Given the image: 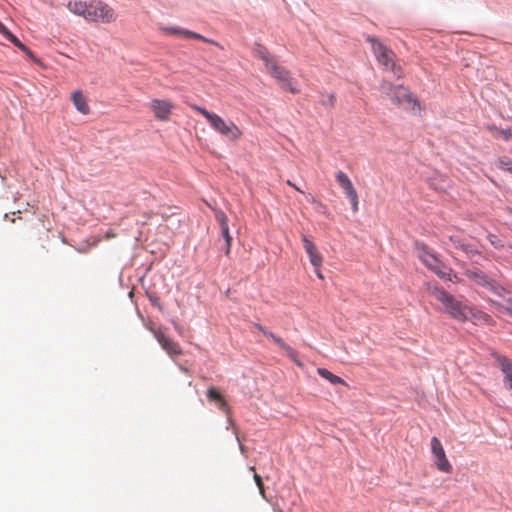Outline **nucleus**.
I'll return each instance as SVG.
<instances>
[{
  "label": "nucleus",
  "mask_w": 512,
  "mask_h": 512,
  "mask_svg": "<svg viewBox=\"0 0 512 512\" xmlns=\"http://www.w3.org/2000/svg\"><path fill=\"white\" fill-rule=\"evenodd\" d=\"M429 289L431 295L442 303L444 311L452 318L464 322L473 316L472 308L465 300L454 297L438 285L430 286Z\"/></svg>",
  "instance_id": "f257e3e1"
},
{
  "label": "nucleus",
  "mask_w": 512,
  "mask_h": 512,
  "mask_svg": "<svg viewBox=\"0 0 512 512\" xmlns=\"http://www.w3.org/2000/svg\"><path fill=\"white\" fill-rule=\"evenodd\" d=\"M193 109L200 113L207 120L213 130L228 140L236 141L241 137V130L231 120H225L219 115L210 112L199 105H194Z\"/></svg>",
  "instance_id": "f03ea898"
},
{
  "label": "nucleus",
  "mask_w": 512,
  "mask_h": 512,
  "mask_svg": "<svg viewBox=\"0 0 512 512\" xmlns=\"http://www.w3.org/2000/svg\"><path fill=\"white\" fill-rule=\"evenodd\" d=\"M415 251L419 260L432 272H434L439 278L444 280H452V270L450 267L445 265L436 255V253L430 249L425 243L416 241Z\"/></svg>",
  "instance_id": "7ed1b4c3"
},
{
  "label": "nucleus",
  "mask_w": 512,
  "mask_h": 512,
  "mask_svg": "<svg viewBox=\"0 0 512 512\" xmlns=\"http://www.w3.org/2000/svg\"><path fill=\"white\" fill-rule=\"evenodd\" d=\"M382 87L394 104L410 111L420 109L418 100L403 85H394L392 83L385 82Z\"/></svg>",
  "instance_id": "20e7f679"
},
{
  "label": "nucleus",
  "mask_w": 512,
  "mask_h": 512,
  "mask_svg": "<svg viewBox=\"0 0 512 512\" xmlns=\"http://www.w3.org/2000/svg\"><path fill=\"white\" fill-rule=\"evenodd\" d=\"M86 15V20L101 21L102 23H110L116 19L114 10L106 3L98 0L88 3Z\"/></svg>",
  "instance_id": "39448f33"
},
{
  "label": "nucleus",
  "mask_w": 512,
  "mask_h": 512,
  "mask_svg": "<svg viewBox=\"0 0 512 512\" xmlns=\"http://www.w3.org/2000/svg\"><path fill=\"white\" fill-rule=\"evenodd\" d=\"M367 41H369L372 44L374 53L376 54L378 61L387 69L394 71L395 63L392 60V52L389 51L381 42H379L373 36H368Z\"/></svg>",
  "instance_id": "423d86ee"
},
{
  "label": "nucleus",
  "mask_w": 512,
  "mask_h": 512,
  "mask_svg": "<svg viewBox=\"0 0 512 512\" xmlns=\"http://www.w3.org/2000/svg\"><path fill=\"white\" fill-rule=\"evenodd\" d=\"M431 451L436 459L435 464L437 468L442 472L449 473L452 470V466L447 460L443 446L437 437H432L431 439Z\"/></svg>",
  "instance_id": "0eeeda50"
},
{
  "label": "nucleus",
  "mask_w": 512,
  "mask_h": 512,
  "mask_svg": "<svg viewBox=\"0 0 512 512\" xmlns=\"http://www.w3.org/2000/svg\"><path fill=\"white\" fill-rule=\"evenodd\" d=\"M159 29L166 33V34H171V35H177V36H182V37H185V38H192V39H196V40H200L202 42H205V43H209V44H213V45H218L214 40L212 39H209L199 33H196V32H193V31H190L188 29H185V28H181V27H178V26H164V25H161L159 27Z\"/></svg>",
  "instance_id": "6e6552de"
},
{
  "label": "nucleus",
  "mask_w": 512,
  "mask_h": 512,
  "mask_svg": "<svg viewBox=\"0 0 512 512\" xmlns=\"http://www.w3.org/2000/svg\"><path fill=\"white\" fill-rule=\"evenodd\" d=\"M267 69L269 73L282 84L284 89H287L294 94L298 92L290 80L289 72L285 68L273 63Z\"/></svg>",
  "instance_id": "1a4fd4ad"
},
{
  "label": "nucleus",
  "mask_w": 512,
  "mask_h": 512,
  "mask_svg": "<svg viewBox=\"0 0 512 512\" xmlns=\"http://www.w3.org/2000/svg\"><path fill=\"white\" fill-rule=\"evenodd\" d=\"M492 356L498 368L504 374L506 387H512V362L506 356L498 353H493Z\"/></svg>",
  "instance_id": "9d476101"
},
{
  "label": "nucleus",
  "mask_w": 512,
  "mask_h": 512,
  "mask_svg": "<svg viewBox=\"0 0 512 512\" xmlns=\"http://www.w3.org/2000/svg\"><path fill=\"white\" fill-rule=\"evenodd\" d=\"M151 331L153 332L158 343L169 355H179L182 353L179 345L168 338L162 331L155 329H151Z\"/></svg>",
  "instance_id": "9b49d317"
},
{
  "label": "nucleus",
  "mask_w": 512,
  "mask_h": 512,
  "mask_svg": "<svg viewBox=\"0 0 512 512\" xmlns=\"http://www.w3.org/2000/svg\"><path fill=\"white\" fill-rule=\"evenodd\" d=\"M155 117L161 121H167L172 109V103L167 100L153 99L150 103Z\"/></svg>",
  "instance_id": "f8f14e48"
},
{
  "label": "nucleus",
  "mask_w": 512,
  "mask_h": 512,
  "mask_svg": "<svg viewBox=\"0 0 512 512\" xmlns=\"http://www.w3.org/2000/svg\"><path fill=\"white\" fill-rule=\"evenodd\" d=\"M215 217L220 224L221 235L225 240V254L228 255L230 252L232 237L229 233L227 216L222 211H219L215 214Z\"/></svg>",
  "instance_id": "ddd939ff"
},
{
  "label": "nucleus",
  "mask_w": 512,
  "mask_h": 512,
  "mask_svg": "<svg viewBox=\"0 0 512 512\" xmlns=\"http://www.w3.org/2000/svg\"><path fill=\"white\" fill-rule=\"evenodd\" d=\"M449 241L455 248L462 250L468 257L479 254V251L472 244L466 242L459 235L449 236Z\"/></svg>",
  "instance_id": "4468645a"
},
{
  "label": "nucleus",
  "mask_w": 512,
  "mask_h": 512,
  "mask_svg": "<svg viewBox=\"0 0 512 512\" xmlns=\"http://www.w3.org/2000/svg\"><path fill=\"white\" fill-rule=\"evenodd\" d=\"M465 275L472 281H474L476 284L485 287L488 289L492 279H490L483 271L473 268L468 269L465 272Z\"/></svg>",
  "instance_id": "2eb2a0df"
},
{
  "label": "nucleus",
  "mask_w": 512,
  "mask_h": 512,
  "mask_svg": "<svg viewBox=\"0 0 512 512\" xmlns=\"http://www.w3.org/2000/svg\"><path fill=\"white\" fill-rule=\"evenodd\" d=\"M72 102L77 109L82 114L89 113V106L87 104L85 96L81 93V91H75L72 94Z\"/></svg>",
  "instance_id": "dca6fc26"
},
{
  "label": "nucleus",
  "mask_w": 512,
  "mask_h": 512,
  "mask_svg": "<svg viewBox=\"0 0 512 512\" xmlns=\"http://www.w3.org/2000/svg\"><path fill=\"white\" fill-rule=\"evenodd\" d=\"M271 339H272V341H273L276 345H278L281 349H283V350L286 352L287 356H288L290 359H292L295 363L300 364V363L297 361V359H296V357H297V353H296V351H295L292 347H290L289 345H287V344H286V343H285V342H284L280 337H278L277 335H271Z\"/></svg>",
  "instance_id": "f3484780"
},
{
  "label": "nucleus",
  "mask_w": 512,
  "mask_h": 512,
  "mask_svg": "<svg viewBox=\"0 0 512 512\" xmlns=\"http://www.w3.org/2000/svg\"><path fill=\"white\" fill-rule=\"evenodd\" d=\"M207 397L209 400L211 401H216L218 402L219 404V408L225 412V413H228L229 412V407L227 405V403L224 401V399L221 397L220 393L218 392L217 389H215L214 387H210L207 391Z\"/></svg>",
  "instance_id": "a211bd4d"
},
{
  "label": "nucleus",
  "mask_w": 512,
  "mask_h": 512,
  "mask_svg": "<svg viewBox=\"0 0 512 512\" xmlns=\"http://www.w3.org/2000/svg\"><path fill=\"white\" fill-rule=\"evenodd\" d=\"M87 6H88V3L87 2H82V1H69L68 4H67V7L68 9L78 15V16H82L86 19V11H87Z\"/></svg>",
  "instance_id": "6ab92c4d"
},
{
  "label": "nucleus",
  "mask_w": 512,
  "mask_h": 512,
  "mask_svg": "<svg viewBox=\"0 0 512 512\" xmlns=\"http://www.w3.org/2000/svg\"><path fill=\"white\" fill-rule=\"evenodd\" d=\"M254 53L257 57H259L264 62L266 68H269L270 65L273 64L271 62L269 51L261 44L255 45Z\"/></svg>",
  "instance_id": "aec40b11"
},
{
  "label": "nucleus",
  "mask_w": 512,
  "mask_h": 512,
  "mask_svg": "<svg viewBox=\"0 0 512 512\" xmlns=\"http://www.w3.org/2000/svg\"><path fill=\"white\" fill-rule=\"evenodd\" d=\"M317 371L322 378L328 380L331 384H346L342 378L333 374L326 368H318Z\"/></svg>",
  "instance_id": "412c9836"
},
{
  "label": "nucleus",
  "mask_w": 512,
  "mask_h": 512,
  "mask_svg": "<svg viewBox=\"0 0 512 512\" xmlns=\"http://www.w3.org/2000/svg\"><path fill=\"white\" fill-rule=\"evenodd\" d=\"M306 253L309 256L310 262L314 269L320 268L322 264V256L318 253L316 246L312 250H306Z\"/></svg>",
  "instance_id": "4be33fe9"
},
{
  "label": "nucleus",
  "mask_w": 512,
  "mask_h": 512,
  "mask_svg": "<svg viewBox=\"0 0 512 512\" xmlns=\"http://www.w3.org/2000/svg\"><path fill=\"white\" fill-rule=\"evenodd\" d=\"M336 98L333 93L326 94L321 93L319 98V103L325 108H332L335 104Z\"/></svg>",
  "instance_id": "5701e85b"
},
{
  "label": "nucleus",
  "mask_w": 512,
  "mask_h": 512,
  "mask_svg": "<svg viewBox=\"0 0 512 512\" xmlns=\"http://www.w3.org/2000/svg\"><path fill=\"white\" fill-rule=\"evenodd\" d=\"M488 290L493 292L497 296H502L503 293L506 292V289L495 280L491 281Z\"/></svg>",
  "instance_id": "b1692460"
},
{
  "label": "nucleus",
  "mask_w": 512,
  "mask_h": 512,
  "mask_svg": "<svg viewBox=\"0 0 512 512\" xmlns=\"http://www.w3.org/2000/svg\"><path fill=\"white\" fill-rule=\"evenodd\" d=\"M492 305L495 306L500 312L506 313L512 318V306L503 305L497 301H491Z\"/></svg>",
  "instance_id": "393cba45"
},
{
  "label": "nucleus",
  "mask_w": 512,
  "mask_h": 512,
  "mask_svg": "<svg viewBox=\"0 0 512 512\" xmlns=\"http://www.w3.org/2000/svg\"><path fill=\"white\" fill-rule=\"evenodd\" d=\"M347 197L354 196L357 194L356 189L354 188L351 180L347 182L344 186L341 187Z\"/></svg>",
  "instance_id": "a878e982"
},
{
  "label": "nucleus",
  "mask_w": 512,
  "mask_h": 512,
  "mask_svg": "<svg viewBox=\"0 0 512 512\" xmlns=\"http://www.w3.org/2000/svg\"><path fill=\"white\" fill-rule=\"evenodd\" d=\"M335 178H336V181L337 183L342 187L344 186L347 182L350 181L349 177L342 171H338L336 174H335Z\"/></svg>",
  "instance_id": "bb28decb"
},
{
  "label": "nucleus",
  "mask_w": 512,
  "mask_h": 512,
  "mask_svg": "<svg viewBox=\"0 0 512 512\" xmlns=\"http://www.w3.org/2000/svg\"><path fill=\"white\" fill-rule=\"evenodd\" d=\"M500 168L512 173V159L503 158L500 160Z\"/></svg>",
  "instance_id": "cd10ccee"
},
{
  "label": "nucleus",
  "mask_w": 512,
  "mask_h": 512,
  "mask_svg": "<svg viewBox=\"0 0 512 512\" xmlns=\"http://www.w3.org/2000/svg\"><path fill=\"white\" fill-rule=\"evenodd\" d=\"M351 203V207L353 212L358 211V194H355L354 196L347 197Z\"/></svg>",
  "instance_id": "c85d7f7f"
},
{
  "label": "nucleus",
  "mask_w": 512,
  "mask_h": 512,
  "mask_svg": "<svg viewBox=\"0 0 512 512\" xmlns=\"http://www.w3.org/2000/svg\"><path fill=\"white\" fill-rule=\"evenodd\" d=\"M302 240H303L305 251L314 249V247H315L314 243L310 239H308V237L306 235H303Z\"/></svg>",
  "instance_id": "c756f323"
},
{
  "label": "nucleus",
  "mask_w": 512,
  "mask_h": 512,
  "mask_svg": "<svg viewBox=\"0 0 512 512\" xmlns=\"http://www.w3.org/2000/svg\"><path fill=\"white\" fill-rule=\"evenodd\" d=\"M500 134L502 135L503 139L506 141H509L512 139V129L511 128L501 129Z\"/></svg>",
  "instance_id": "7c9ffc66"
},
{
  "label": "nucleus",
  "mask_w": 512,
  "mask_h": 512,
  "mask_svg": "<svg viewBox=\"0 0 512 512\" xmlns=\"http://www.w3.org/2000/svg\"><path fill=\"white\" fill-rule=\"evenodd\" d=\"M6 39L11 42L14 46H18L19 43H21V41L12 33L10 32L7 36H6Z\"/></svg>",
  "instance_id": "2f4dec72"
},
{
  "label": "nucleus",
  "mask_w": 512,
  "mask_h": 512,
  "mask_svg": "<svg viewBox=\"0 0 512 512\" xmlns=\"http://www.w3.org/2000/svg\"><path fill=\"white\" fill-rule=\"evenodd\" d=\"M254 480H255L257 486L259 487L260 493L262 494L263 497H265L264 496L263 483H262L261 477L259 475H257V474H254Z\"/></svg>",
  "instance_id": "473e14b6"
},
{
  "label": "nucleus",
  "mask_w": 512,
  "mask_h": 512,
  "mask_svg": "<svg viewBox=\"0 0 512 512\" xmlns=\"http://www.w3.org/2000/svg\"><path fill=\"white\" fill-rule=\"evenodd\" d=\"M256 328L261 331L265 336L269 337L271 339V335H275L273 332L268 331L264 326L261 324H256Z\"/></svg>",
  "instance_id": "72a5a7b5"
},
{
  "label": "nucleus",
  "mask_w": 512,
  "mask_h": 512,
  "mask_svg": "<svg viewBox=\"0 0 512 512\" xmlns=\"http://www.w3.org/2000/svg\"><path fill=\"white\" fill-rule=\"evenodd\" d=\"M17 48H19L21 51H23L24 53H26L27 55L29 56H32V52L28 49V47L26 45H24L22 42L19 43L18 46H16Z\"/></svg>",
  "instance_id": "f704fd0d"
},
{
  "label": "nucleus",
  "mask_w": 512,
  "mask_h": 512,
  "mask_svg": "<svg viewBox=\"0 0 512 512\" xmlns=\"http://www.w3.org/2000/svg\"><path fill=\"white\" fill-rule=\"evenodd\" d=\"M0 33L6 38L10 30L0 21Z\"/></svg>",
  "instance_id": "c9c22d12"
},
{
  "label": "nucleus",
  "mask_w": 512,
  "mask_h": 512,
  "mask_svg": "<svg viewBox=\"0 0 512 512\" xmlns=\"http://www.w3.org/2000/svg\"><path fill=\"white\" fill-rule=\"evenodd\" d=\"M149 300H150V302H151V304L153 306H156V307L160 308V302H159V299L157 297L149 296Z\"/></svg>",
  "instance_id": "e433bc0d"
},
{
  "label": "nucleus",
  "mask_w": 512,
  "mask_h": 512,
  "mask_svg": "<svg viewBox=\"0 0 512 512\" xmlns=\"http://www.w3.org/2000/svg\"><path fill=\"white\" fill-rule=\"evenodd\" d=\"M489 239H490L491 244H492V245H494V247H499V246H500V245L498 244V242H499V241H498V240H497V241H496V240H494V239H496V236H495V235H490V236H489Z\"/></svg>",
  "instance_id": "4c0bfd02"
},
{
  "label": "nucleus",
  "mask_w": 512,
  "mask_h": 512,
  "mask_svg": "<svg viewBox=\"0 0 512 512\" xmlns=\"http://www.w3.org/2000/svg\"><path fill=\"white\" fill-rule=\"evenodd\" d=\"M315 272H316V275L319 277V278H323L321 272H320V268L318 269H315Z\"/></svg>",
  "instance_id": "58836bf2"
},
{
  "label": "nucleus",
  "mask_w": 512,
  "mask_h": 512,
  "mask_svg": "<svg viewBox=\"0 0 512 512\" xmlns=\"http://www.w3.org/2000/svg\"><path fill=\"white\" fill-rule=\"evenodd\" d=\"M180 369H181V371H183L184 373H187V372H188V370H187L185 367H183V366H180Z\"/></svg>",
  "instance_id": "ea45409f"
},
{
  "label": "nucleus",
  "mask_w": 512,
  "mask_h": 512,
  "mask_svg": "<svg viewBox=\"0 0 512 512\" xmlns=\"http://www.w3.org/2000/svg\"><path fill=\"white\" fill-rule=\"evenodd\" d=\"M232 424H233L232 419H231V417H230V416H228V425L230 426V425H232Z\"/></svg>",
  "instance_id": "a19ab883"
},
{
  "label": "nucleus",
  "mask_w": 512,
  "mask_h": 512,
  "mask_svg": "<svg viewBox=\"0 0 512 512\" xmlns=\"http://www.w3.org/2000/svg\"><path fill=\"white\" fill-rule=\"evenodd\" d=\"M485 319H490V316L488 314H484Z\"/></svg>",
  "instance_id": "79ce46f5"
},
{
  "label": "nucleus",
  "mask_w": 512,
  "mask_h": 512,
  "mask_svg": "<svg viewBox=\"0 0 512 512\" xmlns=\"http://www.w3.org/2000/svg\"><path fill=\"white\" fill-rule=\"evenodd\" d=\"M173 324H174V328H175L176 330H178V329H179L178 325H177L175 322H174Z\"/></svg>",
  "instance_id": "37998d69"
},
{
  "label": "nucleus",
  "mask_w": 512,
  "mask_h": 512,
  "mask_svg": "<svg viewBox=\"0 0 512 512\" xmlns=\"http://www.w3.org/2000/svg\"><path fill=\"white\" fill-rule=\"evenodd\" d=\"M508 389L512 390V387H507Z\"/></svg>",
  "instance_id": "c03bdc74"
},
{
  "label": "nucleus",
  "mask_w": 512,
  "mask_h": 512,
  "mask_svg": "<svg viewBox=\"0 0 512 512\" xmlns=\"http://www.w3.org/2000/svg\"><path fill=\"white\" fill-rule=\"evenodd\" d=\"M511 230H512V225H511Z\"/></svg>",
  "instance_id": "a18cd8bd"
}]
</instances>
